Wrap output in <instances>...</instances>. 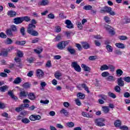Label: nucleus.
<instances>
[{"label":"nucleus","mask_w":130,"mask_h":130,"mask_svg":"<svg viewBox=\"0 0 130 130\" xmlns=\"http://www.w3.org/2000/svg\"><path fill=\"white\" fill-rule=\"evenodd\" d=\"M31 23L28 24V26L27 29V32L29 34V35H31V36H38L39 34L38 31L35 30V28H36V24H37V22L35 19H32L31 21Z\"/></svg>","instance_id":"obj_1"},{"label":"nucleus","mask_w":130,"mask_h":130,"mask_svg":"<svg viewBox=\"0 0 130 130\" xmlns=\"http://www.w3.org/2000/svg\"><path fill=\"white\" fill-rule=\"evenodd\" d=\"M100 13H101L102 14L108 13V14L111 15V16H115V12L114 11H112V8L108 6H106L104 7L103 9H102L100 10Z\"/></svg>","instance_id":"obj_2"},{"label":"nucleus","mask_w":130,"mask_h":130,"mask_svg":"<svg viewBox=\"0 0 130 130\" xmlns=\"http://www.w3.org/2000/svg\"><path fill=\"white\" fill-rule=\"evenodd\" d=\"M104 121H105V119L103 118L95 119L94 120L95 125L98 126H105V124L103 123Z\"/></svg>","instance_id":"obj_3"},{"label":"nucleus","mask_w":130,"mask_h":130,"mask_svg":"<svg viewBox=\"0 0 130 130\" xmlns=\"http://www.w3.org/2000/svg\"><path fill=\"white\" fill-rule=\"evenodd\" d=\"M68 41H61L57 44V47L58 49H59L60 50H63V49L66 48V47L67 45H68Z\"/></svg>","instance_id":"obj_4"},{"label":"nucleus","mask_w":130,"mask_h":130,"mask_svg":"<svg viewBox=\"0 0 130 130\" xmlns=\"http://www.w3.org/2000/svg\"><path fill=\"white\" fill-rule=\"evenodd\" d=\"M71 67H72V68H74V70H75L76 72H78V73L81 72V67H80V66L78 64V63L77 62H73L72 63Z\"/></svg>","instance_id":"obj_5"},{"label":"nucleus","mask_w":130,"mask_h":130,"mask_svg":"<svg viewBox=\"0 0 130 130\" xmlns=\"http://www.w3.org/2000/svg\"><path fill=\"white\" fill-rule=\"evenodd\" d=\"M36 75L38 79H42L44 77V72L41 69H38L36 71Z\"/></svg>","instance_id":"obj_6"},{"label":"nucleus","mask_w":130,"mask_h":130,"mask_svg":"<svg viewBox=\"0 0 130 130\" xmlns=\"http://www.w3.org/2000/svg\"><path fill=\"white\" fill-rule=\"evenodd\" d=\"M78 90H82V88L84 89L85 91H86L87 93H90V90H89V87L86 85L85 84H82L81 85H79L77 86Z\"/></svg>","instance_id":"obj_7"},{"label":"nucleus","mask_w":130,"mask_h":130,"mask_svg":"<svg viewBox=\"0 0 130 130\" xmlns=\"http://www.w3.org/2000/svg\"><path fill=\"white\" fill-rule=\"evenodd\" d=\"M105 28L108 31L110 34H111V35H114V34H115L114 30L112 29V27L110 25L106 24L105 25Z\"/></svg>","instance_id":"obj_8"},{"label":"nucleus","mask_w":130,"mask_h":130,"mask_svg":"<svg viewBox=\"0 0 130 130\" xmlns=\"http://www.w3.org/2000/svg\"><path fill=\"white\" fill-rule=\"evenodd\" d=\"M13 23L16 25H19V24H22L23 23V18L22 17H16L13 19Z\"/></svg>","instance_id":"obj_9"},{"label":"nucleus","mask_w":130,"mask_h":130,"mask_svg":"<svg viewBox=\"0 0 130 130\" xmlns=\"http://www.w3.org/2000/svg\"><path fill=\"white\" fill-rule=\"evenodd\" d=\"M65 24L67 25L66 28H68V29H72V28H74V25L70 20H66L65 21Z\"/></svg>","instance_id":"obj_10"},{"label":"nucleus","mask_w":130,"mask_h":130,"mask_svg":"<svg viewBox=\"0 0 130 130\" xmlns=\"http://www.w3.org/2000/svg\"><path fill=\"white\" fill-rule=\"evenodd\" d=\"M117 84L120 87H123L124 86V81L122 80L121 77L118 78Z\"/></svg>","instance_id":"obj_11"},{"label":"nucleus","mask_w":130,"mask_h":130,"mask_svg":"<svg viewBox=\"0 0 130 130\" xmlns=\"http://www.w3.org/2000/svg\"><path fill=\"white\" fill-rule=\"evenodd\" d=\"M7 15L10 17H16L17 12L12 10H10L8 12Z\"/></svg>","instance_id":"obj_12"},{"label":"nucleus","mask_w":130,"mask_h":130,"mask_svg":"<svg viewBox=\"0 0 130 130\" xmlns=\"http://www.w3.org/2000/svg\"><path fill=\"white\" fill-rule=\"evenodd\" d=\"M67 51L70 52L72 55H74L76 53V50L72 47V46L68 47Z\"/></svg>","instance_id":"obj_13"},{"label":"nucleus","mask_w":130,"mask_h":130,"mask_svg":"<svg viewBox=\"0 0 130 130\" xmlns=\"http://www.w3.org/2000/svg\"><path fill=\"white\" fill-rule=\"evenodd\" d=\"M81 44L84 49H88L90 47V44L86 42H82Z\"/></svg>","instance_id":"obj_14"},{"label":"nucleus","mask_w":130,"mask_h":130,"mask_svg":"<svg viewBox=\"0 0 130 130\" xmlns=\"http://www.w3.org/2000/svg\"><path fill=\"white\" fill-rule=\"evenodd\" d=\"M115 45L118 48H121V49H124V48H125V46H124V44L121 43H117L115 44Z\"/></svg>","instance_id":"obj_15"},{"label":"nucleus","mask_w":130,"mask_h":130,"mask_svg":"<svg viewBox=\"0 0 130 130\" xmlns=\"http://www.w3.org/2000/svg\"><path fill=\"white\" fill-rule=\"evenodd\" d=\"M81 68L84 69V71L85 72H90L91 69H90V67L86 66V64H82L81 65Z\"/></svg>","instance_id":"obj_16"},{"label":"nucleus","mask_w":130,"mask_h":130,"mask_svg":"<svg viewBox=\"0 0 130 130\" xmlns=\"http://www.w3.org/2000/svg\"><path fill=\"white\" fill-rule=\"evenodd\" d=\"M60 113H61V114H64L65 116H68V115H70V113H69V112H68V111H67L64 109H62L60 111Z\"/></svg>","instance_id":"obj_17"},{"label":"nucleus","mask_w":130,"mask_h":130,"mask_svg":"<svg viewBox=\"0 0 130 130\" xmlns=\"http://www.w3.org/2000/svg\"><path fill=\"white\" fill-rule=\"evenodd\" d=\"M15 44H16V45H25V44H26V41H16L15 42Z\"/></svg>","instance_id":"obj_18"},{"label":"nucleus","mask_w":130,"mask_h":130,"mask_svg":"<svg viewBox=\"0 0 130 130\" xmlns=\"http://www.w3.org/2000/svg\"><path fill=\"white\" fill-rule=\"evenodd\" d=\"M14 84H19L22 83V79L20 77H17L13 82Z\"/></svg>","instance_id":"obj_19"},{"label":"nucleus","mask_w":130,"mask_h":130,"mask_svg":"<svg viewBox=\"0 0 130 130\" xmlns=\"http://www.w3.org/2000/svg\"><path fill=\"white\" fill-rule=\"evenodd\" d=\"M8 94L11 97V98H12V99H14V100H17L18 99V98L14 95V93L12 91H8Z\"/></svg>","instance_id":"obj_20"},{"label":"nucleus","mask_w":130,"mask_h":130,"mask_svg":"<svg viewBox=\"0 0 130 130\" xmlns=\"http://www.w3.org/2000/svg\"><path fill=\"white\" fill-rule=\"evenodd\" d=\"M9 88V87H8V86L7 85H5L3 86H1L0 87V92H6V91H7V90Z\"/></svg>","instance_id":"obj_21"},{"label":"nucleus","mask_w":130,"mask_h":130,"mask_svg":"<svg viewBox=\"0 0 130 130\" xmlns=\"http://www.w3.org/2000/svg\"><path fill=\"white\" fill-rule=\"evenodd\" d=\"M54 76H55V78H56V79L59 80V77H61V76H62V74H61V73L60 72H59L58 71H56L54 74Z\"/></svg>","instance_id":"obj_22"},{"label":"nucleus","mask_w":130,"mask_h":130,"mask_svg":"<svg viewBox=\"0 0 130 130\" xmlns=\"http://www.w3.org/2000/svg\"><path fill=\"white\" fill-rule=\"evenodd\" d=\"M92 9H93V7L91 5H86L83 7V10L85 11H90Z\"/></svg>","instance_id":"obj_23"},{"label":"nucleus","mask_w":130,"mask_h":130,"mask_svg":"<svg viewBox=\"0 0 130 130\" xmlns=\"http://www.w3.org/2000/svg\"><path fill=\"white\" fill-rule=\"evenodd\" d=\"M22 22H24L25 21V22H30L31 21V18H30V17L29 16H23L22 17Z\"/></svg>","instance_id":"obj_24"},{"label":"nucleus","mask_w":130,"mask_h":130,"mask_svg":"<svg viewBox=\"0 0 130 130\" xmlns=\"http://www.w3.org/2000/svg\"><path fill=\"white\" fill-rule=\"evenodd\" d=\"M114 125L116 127H119V126L121 125V122L120 121V120H116L114 122Z\"/></svg>","instance_id":"obj_25"},{"label":"nucleus","mask_w":130,"mask_h":130,"mask_svg":"<svg viewBox=\"0 0 130 130\" xmlns=\"http://www.w3.org/2000/svg\"><path fill=\"white\" fill-rule=\"evenodd\" d=\"M109 107L107 106H103V111L104 113H108L109 112Z\"/></svg>","instance_id":"obj_26"},{"label":"nucleus","mask_w":130,"mask_h":130,"mask_svg":"<svg viewBox=\"0 0 130 130\" xmlns=\"http://www.w3.org/2000/svg\"><path fill=\"white\" fill-rule=\"evenodd\" d=\"M11 30L12 31V32H17L18 28H17V26L15 25H12L10 27Z\"/></svg>","instance_id":"obj_27"},{"label":"nucleus","mask_w":130,"mask_h":130,"mask_svg":"<svg viewBox=\"0 0 130 130\" xmlns=\"http://www.w3.org/2000/svg\"><path fill=\"white\" fill-rule=\"evenodd\" d=\"M13 31L10 28L7 29L6 34L7 36H13Z\"/></svg>","instance_id":"obj_28"},{"label":"nucleus","mask_w":130,"mask_h":130,"mask_svg":"<svg viewBox=\"0 0 130 130\" xmlns=\"http://www.w3.org/2000/svg\"><path fill=\"white\" fill-rule=\"evenodd\" d=\"M107 51H108V52H112V51H113V48L112 47V46L109 45H107L106 46Z\"/></svg>","instance_id":"obj_29"},{"label":"nucleus","mask_w":130,"mask_h":130,"mask_svg":"<svg viewBox=\"0 0 130 130\" xmlns=\"http://www.w3.org/2000/svg\"><path fill=\"white\" fill-rule=\"evenodd\" d=\"M77 96L80 99H84L85 98V94H84L82 92H79V93H77Z\"/></svg>","instance_id":"obj_30"},{"label":"nucleus","mask_w":130,"mask_h":130,"mask_svg":"<svg viewBox=\"0 0 130 130\" xmlns=\"http://www.w3.org/2000/svg\"><path fill=\"white\" fill-rule=\"evenodd\" d=\"M116 75L118 76V77H120V76H122V74H123V72L121 69H118L116 71Z\"/></svg>","instance_id":"obj_31"},{"label":"nucleus","mask_w":130,"mask_h":130,"mask_svg":"<svg viewBox=\"0 0 130 130\" xmlns=\"http://www.w3.org/2000/svg\"><path fill=\"white\" fill-rule=\"evenodd\" d=\"M107 70H108V66L106 64H104L100 68L101 71H107Z\"/></svg>","instance_id":"obj_32"},{"label":"nucleus","mask_w":130,"mask_h":130,"mask_svg":"<svg viewBox=\"0 0 130 130\" xmlns=\"http://www.w3.org/2000/svg\"><path fill=\"white\" fill-rule=\"evenodd\" d=\"M6 44H7V45H10L13 43V40L10 38H7L5 41Z\"/></svg>","instance_id":"obj_33"},{"label":"nucleus","mask_w":130,"mask_h":130,"mask_svg":"<svg viewBox=\"0 0 130 130\" xmlns=\"http://www.w3.org/2000/svg\"><path fill=\"white\" fill-rule=\"evenodd\" d=\"M30 86H31V84L29 82H25L23 84L22 87L25 89H28L30 87Z\"/></svg>","instance_id":"obj_34"},{"label":"nucleus","mask_w":130,"mask_h":130,"mask_svg":"<svg viewBox=\"0 0 130 130\" xmlns=\"http://www.w3.org/2000/svg\"><path fill=\"white\" fill-rule=\"evenodd\" d=\"M21 121L23 123L27 124V123H29V122H30V120L27 118H24L21 119Z\"/></svg>","instance_id":"obj_35"},{"label":"nucleus","mask_w":130,"mask_h":130,"mask_svg":"<svg viewBox=\"0 0 130 130\" xmlns=\"http://www.w3.org/2000/svg\"><path fill=\"white\" fill-rule=\"evenodd\" d=\"M28 97L30 100H34V99H35V95H34V93H30L28 94Z\"/></svg>","instance_id":"obj_36"},{"label":"nucleus","mask_w":130,"mask_h":130,"mask_svg":"<svg viewBox=\"0 0 130 130\" xmlns=\"http://www.w3.org/2000/svg\"><path fill=\"white\" fill-rule=\"evenodd\" d=\"M27 94L26 93L25 91H22L20 92L19 96L20 98L27 97Z\"/></svg>","instance_id":"obj_37"},{"label":"nucleus","mask_w":130,"mask_h":130,"mask_svg":"<svg viewBox=\"0 0 130 130\" xmlns=\"http://www.w3.org/2000/svg\"><path fill=\"white\" fill-rule=\"evenodd\" d=\"M108 95L109 96V97H111V98H113V99H115V98H116V95H115V94L109 91L108 93Z\"/></svg>","instance_id":"obj_38"},{"label":"nucleus","mask_w":130,"mask_h":130,"mask_svg":"<svg viewBox=\"0 0 130 130\" xmlns=\"http://www.w3.org/2000/svg\"><path fill=\"white\" fill-rule=\"evenodd\" d=\"M22 110H23V104L19 107H17L15 109V111H16V112H20V111H22Z\"/></svg>","instance_id":"obj_39"},{"label":"nucleus","mask_w":130,"mask_h":130,"mask_svg":"<svg viewBox=\"0 0 130 130\" xmlns=\"http://www.w3.org/2000/svg\"><path fill=\"white\" fill-rule=\"evenodd\" d=\"M17 56L18 57H23V56H24V53H23V52H22L20 50H18L17 53Z\"/></svg>","instance_id":"obj_40"},{"label":"nucleus","mask_w":130,"mask_h":130,"mask_svg":"<svg viewBox=\"0 0 130 130\" xmlns=\"http://www.w3.org/2000/svg\"><path fill=\"white\" fill-rule=\"evenodd\" d=\"M48 4H49L48 0H42L41 3V6H46V5H48Z\"/></svg>","instance_id":"obj_41"},{"label":"nucleus","mask_w":130,"mask_h":130,"mask_svg":"<svg viewBox=\"0 0 130 130\" xmlns=\"http://www.w3.org/2000/svg\"><path fill=\"white\" fill-rule=\"evenodd\" d=\"M110 74H109V72H104L102 73V76L104 78H106V77H109V76H110Z\"/></svg>","instance_id":"obj_42"},{"label":"nucleus","mask_w":130,"mask_h":130,"mask_svg":"<svg viewBox=\"0 0 130 130\" xmlns=\"http://www.w3.org/2000/svg\"><path fill=\"white\" fill-rule=\"evenodd\" d=\"M67 125L68 126V127H74L75 126V123L73 122H69L67 123Z\"/></svg>","instance_id":"obj_43"},{"label":"nucleus","mask_w":130,"mask_h":130,"mask_svg":"<svg viewBox=\"0 0 130 130\" xmlns=\"http://www.w3.org/2000/svg\"><path fill=\"white\" fill-rule=\"evenodd\" d=\"M114 90L115 91V92H116L117 93H120V87L118 85H116L115 87Z\"/></svg>","instance_id":"obj_44"},{"label":"nucleus","mask_w":130,"mask_h":130,"mask_svg":"<svg viewBox=\"0 0 130 130\" xmlns=\"http://www.w3.org/2000/svg\"><path fill=\"white\" fill-rule=\"evenodd\" d=\"M61 31V28L59 26H57L55 27V32L56 33H59Z\"/></svg>","instance_id":"obj_45"},{"label":"nucleus","mask_w":130,"mask_h":130,"mask_svg":"<svg viewBox=\"0 0 130 130\" xmlns=\"http://www.w3.org/2000/svg\"><path fill=\"white\" fill-rule=\"evenodd\" d=\"M20 31L22 36H25V27H22L20 29Z\"/></svg>","instance_id":"obj_46"},{"label":"nucleus","mask_w":130,"mask_h":130,"mask_svg":"<svg viewBox=\"0 0 130 130\" xmlns=\"http://www.w3.org/2000/svg\"><path fill=\"white\" fill-rule=\"evenodd\" d=\"M114 52L116 55H121V54H122V52L119 50H116Z\"/></svg>","instance_id":"obj_47"},{"label":"nucleus","mask_w":130,"mask_h":130,"mask_svg":"<svg viewBox=\"0 0 130 130\" xmlns=\"http://www.w3.org/2000/svg\"><path fill=\"white\" fill-rule=\"evenodd\" d=\"M107 80L110 82H112V81H114V77L113 76H109Z\"/></svg>","instance_id":"obj_48"},{"label":"nucleus","mask_w":130,"mask_h":130,"mask_svg":"<svg viewBox=\"0 0 130 130\" xmlns=\"http://www.w3.org/2000/svg\"><path fill=\"white\" fill-rule=\"evenodd\" d=\"M108 70H111V72H114V70H115V67L112 65L108 66Z\"/></svg>","instance_id":"obj_49"},{"label":"nucleus","mask_w":130,"mask_h":130,"mask_svg":"<svg viewBox=\"0 0 130 130\" xmlns=\"http://www.w3.org/2000/svg\"><path fill=\"white\" fill-rule=\"evenodd\" d=\"M34 51L38 54H40V53H41L43 51V49L41 48L39 50L35 49Z\"/></svg>","instance_id":"obj_50"},{"label":"nucleus","mask_w":130,"mask_h":130,"mask_svg":"<svg viewBox=\"0 0 130 130\" xmlns=\"http://www.w3.org/2000/svg\"><path fill=\"white\" fill-rule=\"evenodd\" d=\"M55 41H59L61 40V35L60 34H58L55 38Z\"/></svg>","instance_id":"obj_51"},{"label":"nucleus","mask_w":130,"mask_h":130,"mask_svg":"<svg viewBox=\"0 0 130 130\" xmlns=\"http://www.w3.org/2000/svg\"><path fill=\"white\" fill-rule=\"evenodd\" d=\"M75 102L76 105H78V106H81V105H82V103H81V101H80V100H79V99H77L76 100H75Z\"/></svg>","instance_id":"obj_52"},{"label":"nucleus","mask_w":130,"mask_h":130,"mask_svg":"<svg viewBox=\"0 0 130 130\" xmlns=\"http://www.w3.org/2000/svg\"><path fill=\"white\" fill-rule=\"evenodd\" d=\"M123 80L125 82H126V83H130V77H125L123 78Z\"/></svg>","instance_id":"obj_53"},{"label":"nucleus","mask_w":130,"mask_h":130,"mask_svg":"<svg viewBox=\"0 0 130 130\" xmlns=\"http://www.w3.org/2000/svg\"><path fill=\"white\" fill-rule=\"evenodd\" d=\"M46 67L47 68H51L52 67L51 61L50 60L47 61V63H46Z\"/></svg>","instance_id":"obj_54"},{"label":"nucleus","mask_w":130,"mask_h":130,"mask_svg":"<svg viewBox=\"0 0 130 130\" xmlns=\"http://www.w3.org/2000/svg\"><path fill=\"white\" fill-rule=\"evenodd\" d=\"M27 60L29 62V63H32V62H33V61H35V58L32 57L29 58H27Z\"/></svg>","instance_id":"obj_55"},{"label":"nucleus","mask_w":130,"mask_h":130,"mask_svg":"<svg viewBox=\"0 0 130 130\" xmlns=\"http://www.w3.org/2000/svg\"><path fill=\"white\" fill-rule=\"evenodd\" d=\"M8 51H2L1 53L3 56H8Z\"/></svg>","instance_id":"obj_56"},{"label":"nucleus","mask_w":130,"mask_h":130,"mask_svg":"<svg viewBox=\"0 0 130 130\" xmlns=\"http://www.w3.org/2000/svg\"><path fill=\"white\" fill-rule=\"evenodd\" d=\"M120 40H126L127 39V37L124 36H121L119 37Z\"/></svg>","instance_id":"obj_57"},{"label":"nucleus","mask_w":130,"mask_h":130,"mask_svg":"<svg viewBox=\"0 0 130 130\" xmlns=\"http://www.w3.org/2000/svg\"><path fill=\"white\" fill-rule=\"evenodd\" d=\"M105 21L106 23H108V24H109V23L110 22V18L108 16H105Z\"/></svg>","instance_id":"obj_58"},{"label":"nucleus","mask_w":130,"mask_h":130,"mask_svg":"<svg viewBox=\"0 0 130 130\" xmlns=\"http://www.w3.org/2000/svg\"><path fill=\"white\" fill-rule=\"evenodd\" d=\"M82 114L83 116H84V117H88V118L90 117V115H89V113H88L83 112L82 113Z\"/></svg>","instance_id":"obj_59"},{"label":"nucleus","mask_w":130,"mask_h":130,"mask_svg":"<svg viewBox=\"0 0 130 130\" xmlns=\"http://www.w3.org/2000/svg\"><path fill=\"white\" fill-rule=\"evenodd\" d=\"M56 127L57 128H60L61 129H63V127H64L62 125H61V124H60V123L57 124L56 125Z\"/></svg>","instance_id":"obj_60"},{"label":"nucleus","mask_w":130,"mask_h":130,"mask_svg":"<svg viewBox=\"0 0 130 130\" xmlns=\"http://www.w3.org/2000/svg\"><path fill=\"white\" fill-rule=\"evenodd\" d=\"M99 97H100L101 98H102L103 100H106V99H107V96L103 94L99 95Z\"/></svg>","instance_id":"obj_61"},{"label":"nucleus","mask_w":130,"mask_h":130,"mask_svg":"<svg viewBox=\"0 0 130 130\" xmlns=\"http://www.w3.org/2000/svg\"><path fill=\"white\" fill-rule=\"evenodd\" d=\"M76 46L77 48H78V49L79 51H81V50H82V46H81V44H76Z\"/></svg>","instance_id":"obj_62"},{"label":"nucleus","mask_w":130,"mask_h":130,"mask_svg":"<svg viewBox=\"0 0 130 130\" xmlns=\"http://www.w3.org/2000/svg\"><path fill=\"white\" fill-rule=\"evenodd\" d=\"M0 37L1 38H7V35H6L4 32H1L0 34Z\"/></svg>","instance_id":"obj_63"},{"label":"nucleus","mask_w":130,"mask_h":130,"mask_svg":"<svg viewBox=\"0 0 130 130\" xmlns=\"http://www.w3.org/2000/svg\"><path fill=\"white\" fill-rule=\"evenodd\" d=\"M124 97H125V98H128V97H130L129 93L128 92L124 93Z\"/></svg>","instance_id":"obj_64"}]
</instances>
